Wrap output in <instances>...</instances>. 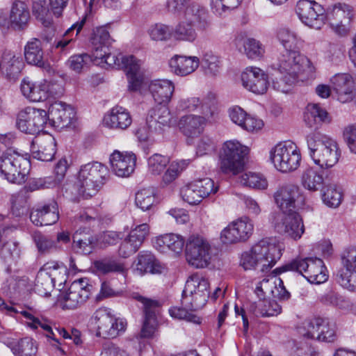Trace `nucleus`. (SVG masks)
<instances>
[{
  "label": "nucleus",
  "instance_id": "1",
  "mask_svg": "<svg viewBox=\"0 0 356 356\" xmlns=\"http://www.w3.org/2000/svg\"><path fill=\"white\" fill-rule=\"evenodd\" d=\"M277 39L284 48L272 64V69L280 76L273 79V88L287 92L299 81L314 77L315 68L310 60L298 50L300 38L290 29L282 27L277 30Z\"/></svg>",
  "mask_w": 356,
  "mask_h": 356
},
{
  "label": "nucleus",
  "instance_id": "2",
  "mask_svg": "<svg viewBox=\"0 0 356 356\" xmlns=\"http://www.w3.org/2000/svg\"><path fill=\"white\" fill-rule=\"evenodd\" d=\"M282 256V245L274 238H265L241 253L239 265L245 270L266 272L272 268Z\"/></svg>",
  "mask_w": 356,
  "mask_h": 356
},
{
  "label": "nucleus",
  "instance_id": "3",
  "mask_svg": "<svg viewBox=\"0 0 356 356\" xmlns=\"http://www.w3.org/2000/svg\"><path fill=\"white\" fill-rule=\"evenodd\" d=\"M307 144L312 159L321 168H332L338 162L341 153L334 139L320 132H314L307 135Z\"/></svg>",
  "mask_w": 356,
  "mask_h": 356
},
{
  "label": "nucleus",
  "instance_id": "4",
  "mask_svg": "<svg viewBox=\"0 0 356 356\" xmlns=\"http://www.w3.org/2000/svg\"><path fill=\"white\" fill-rule=\"evenodd\" d=\"M108 179L106 166L99 162L88 163L81 167L74 186L79 195L90 198L102 189Z\"/></svg>",
  "mask_w": 356,
  "mask_h": 356
},
{
  "label": "nucleus",
  "instance_id": "5",
  "mask_svg": "<svg viewBox=\"0 0 356 356\" xmlns=\"http://www.w3.org/2000/svg\"><path fill=\"white\" fill-rule=\"evenodd\" d=\"M184 18L172 29V37L178 41L193 42L197 38L195 26L198 30L203 31L210 26L204 8L199 5L187 7Z\"/></svg>",
  "mask_w": 356,
  "mask_h": 356
},
{
  "label": "nucleus",
  "instance_id": "6",
  "mask_svg": "<svg viewBox=\"0 0 356 356\" xmlns=\"http://www.w3.org/2000/svg\"><path fill=\"white\" fill-rule=\"evenodd\" d=\"M288 270L296 271L309 282L319 284L327 281L328 275L322 259L317 257L297 259L289 264L275 269V273L281 274Z\"/></svg>",
  "mask_w": 356,
  "mask_h": 356
},
{
  "label": "nucleus",
  "instance_id": "7",
  "mask_svg": "<svg viewBox=\"0 0 356 356\" xmlns=\"http://www.w3.org/2000/svg\"><path fill=\"white\" fill-rule=\"evenodd\" d=\"M30 166L29 160L12 149H8L0 156L1 175L10 183H24Z\"/></svg>",
  "mask_w": 356,
  "mask_h": 356
},
{
  "label": "nucleus",
  "instance_id": "8",
  "mask_svg": "<svg viewBox=\"0 0 356 356\" xmlns=\"http://www.w3.org/2000/svg\"><path fill=\"white\" fill-rule=\"evenodd\" d=\"M209 297V281L199 274H193L186 282L182 292L181 305L191 310H197L205 305Z\"/></svg>",
  "mask_w": 356,
  "mask_h": 356
},
{
  "label": "nucleus",
  "instance_id": "9",
  "mask_svg": "<svg viewBox=\"0 0 356 356\" xmlns=\"http://www.w3.org/2000/svg\"><path fill=\"white\" fill-rule=\"evenodd\" d=\"M247 147L233 140L223 143L219 152V165L225 174L237 175L244 167V157L248 154Z\"/></svg>",
  "mask_w": 356,
  "mask_h": 356
},
{
  "label": "nucleus",
  "instance_id": "10",
  "mask_svg": "<svg viewBox=\"0 0 356 356\" xmlns=\"http://www.w3.org/2000/svg\"><path fill=\"white\" fill-rule=\"evenodd\" d=\"M269 158L277 170L289 172L300 166L301 154L295 143L285 141L278 143L270 149Z\"/></svg>",
  "mask_w": 356,
  "mask_h": 356
},
{
  "label": "nucleus",
  "instance_id": "11",
  "mask_svg": "<svg viewBox=\"0 0 356 356\" xmlns=\"http://www.w3.org/2000/svg\"><path fill=\"white\" fill-rule=\"evenodd\" d=\"M92 323L95 326L96 336L104 339H115L124 333L127 328V321L116 317L111 309L99 308L92 316Z\"/></svg>",
  "mask_w": 356,
  "mask_h": 356
},
{
  "label": "nucleus",
  "instance_id": "12",
  "mask_svg": "<svg viewBox=\"0 0 356 356\" xmlns=\"http://www.w3.org/2000/svg\"><path fill=\"white\" fill-rule=\"evenodd\" d=\"M186 259L196 268L207 267L211 260V247L208 240L199 234H191L186 241Z\"/></svg>",
  "mask_w": 356,
  "mask_h": 356
},
{
  "label": "nucleus",
  "instance_id": "13",
  "mask_svg": "<svg viewBox=\"0 0 356 356\" xmlns=\"http://www.w3.org/2000/svg\"><path fill=\"white\" fill-rule=\"evenodd\" d=\"M271 223L276 232L293 240H298L305 232L302 217L295 211L272 213Z\"/></svg>",
  "mask_w": 356,
  "mask_h": 356
},
{
  "label": "nucleus",
  "instance_id": "14",
  "mask_svg": "<svg viewBox=\"0 0 356 356\" xmlns=\"http://www.w3.org/2000/svg\"><path fill=\"white\" fill-rule=\"evenodd\" d=\"M213 114V106L202 105L201 115H182L177 122V129L188 138H196L203 133L206 125L211 120Z\"/></svg>",
  "mask_w": 356,
  "mask_h": 356
},
{
  "label": "nucleus",
  "instance_id": "15",
  "mask_svg": "<svg viewBox=\"0 0 356 356\" xmlns=\"http://www.w3.org/2000/svg\"><path fill=\"white\" fill-rule=\"evenodd\" d=\"M23 95L32 102H42L61 93V88L56 83L42 79L33 81L25 78L21 83Z\"/></svg>",
  "mask_w": 356,
  "mask_h": 356
},
{
  "label": "nucleus",
  "instance_id": "16",
  "mask_svg": "<svg viewBox=\"0 0 356 356\" xmlns=\"http://www.w3.org/2000/svg\"><path fill=\"white\" fill-rule=\"evenodd\" d=\"M47 122V112L43 109L26 107L19 112L17 119V128L29 134H39Z\"/></svg>",
  "mask_w": 356,
  "mask_h": 356
},
{
  "label": "nucleus",
  "instance_id": "17",
  "mask_svg": "<svg viewBox=\"0 0 356 356\" xmlns=\"http://www.w3.org/2000/svg\"><path fill=\"white\" fill-rule=\"evenodd\" d=\"M296 13L302 23L312 28L319 29L325 24L324 9L315 1H298Z\"/></svg>",
  "mask_w": 356,
  "mask_h": 356
},
{
  "label": "nucleus",
  "instance_id": "18",
  "mask_svg": "<svg viewBox=\"0 0 356 356\" xmlns=\"http://www.w3.org/2000/svg\"><path fill=\"white\" fill-rule=\"evenodd\" d=\"M353 16V8L345 3H337L330 6L325 15L331 27L340 35L348 33Z\"/></svg>",
  "mask_w": 356,
  "mask_h": 356
},
{
  "label": "nucleus",
  "instance_id": "19",
  "mask_svg": "<svg viewBox=\"0 0 356 356\" xmlns=\"http://www.w3.org/2000/svg\"><path fill=\"white\" fill-rule=\"evenodd\" d=\"M64 268L56 262L47 263L37 274L35 284V292L41 296H48L55 286L58 273Z\"/></svg>",
  "mask_w": 356,
  "mask_h": 356
},
{
  "label": "nucleus",
  "instance_id": "20",
  "mask_svg": "<svg viewBox=\"0 0 356 356\" xmlns=\"http://www.w3.org/2000/svg\"><path fill=\"white\" fill-rule=\"evenodd\" d=\"M242 86L248 91L256 95H263L268 88V76L261 68L248 67L241 73Z\"/></svg>",
  "mask_w": 356,
  "mask_h": 356
},
{
  "label": "nucleus",
  "instance_id": "21",
  "mask_svg": "<svg viewBox=\"0 0 356 356\" xmlns=\"http://www.w3.org/2000/svg\"><path fill=\"white\" fill-rule=\"evenodd\" d=\"M274 199L280 212L294 211L297 202H302V191L294 184L288 183L280 186L274 194Z\"/></svg>",
  "mask_w": 356,
  "mask_h": 356
},
{
  "label": "nucleus",
  "instance_id": "22",
  "mask_svg": "<svg viewBox=\"0 0 356 356\" xmlns=\"http://www.w3.org/2000/svg\"><path fill=\"white\" fill-rule=\"evenodd\" d=\"M91 288L92 286L88 284L86 279L74 281L62 296L65 302L64 307L67 309H75L83 304L90 296Z\"/></svg>",
  "mask_w": 356,
  "mask_h": 356
},
{
  "label": "nucleus",
  "instance_id": "23",
  "mask_svg": "<svg viewBox=\"0 0 356 356\" xmlns=\"http://www.w3.org/2000/svg\"><path fill=\"white\" fill-rule=\"evenodd\" d=\"M133 298L142 304L145 320L141 330L142 337H151L156 328V312L159 307L157 301L147 298L140 294L133 295Z\"/></svg>",
  "mask_w": 356,
  "mask_h": 356
},
{
  "label": "nucleus",
  "instance_id": "24",
  "mask_svg": "<svg viewBox=\"0 0 356 356\" xmlns=\"http://www.w3.org/2000/svg\"><path fill=\"white\" fill-rule=\"evenodd\" d=\"M273 273L275 275L269 278H264L257 285L255 293L258 297L272 296L275 298L281 300H286L290 298V293L285 289L282 279L276 277L278 274Z\"/></svg>",
  "mask_w": 356,
  "mask_h": 356
},
{
  "label": "nucleus",
  "instance_id": "25",
  "mask_svg": "<svg viewBox=\"0 0 356 356\" xmlns=\"http://www.w3.org/2000/svg\"><path fill=\"white\" fill-rule=\"evenodd\" d=\"M109 160L112 171L118 177H129L135 170L136 156L133 152L115 150Z\"/></svg>",
  "mask_w": 356,
  "mask_h": 356
},
{
  "label": "nucleus",
  "instance_id": "26",
  "mask_svg": "<svg viewBox=\"0 0 356 356\" xmlns=\"http://www.w3.org/2000/svg\"><path fill=\"white\" fill-rule=\"evenodd\" d=\"M33 158L42 161H50L56 154V140L52 135L42 134L34 138L31 145Z\"/></svg>",
  "mask_w": 356,
  "mask_h": 356
},
{
  "label": "nucleus",
  "instance_id": "27",
  "mask_svg": "<svg viewBox=\"0 0 356 356\" xmlns=\"http://www.w3.org/2000/svg\"><path fill=\"white\" fill-rule=\"evenodd\" d=\"M104 123L109 129L124 131L131 126L132 117L127 108L115 106L105 115Z\"/></svg>",
  "mask_w": 356,
  "mask_h": 356
},
{
  "label": "nucleus",
  "instance_id": "28",
  "mask_svg": "<svg viewBox=\"0 0 356 356\" xmlns=\"http://www.w3.org/2000/svg\"><path fill=\"white\" fill-rule=\"evenodd\" d=\"M58 207L54 201L37 207L30 214L31 222L36 226L53 225L58 221Z\"/></svg>",
  "mask_w": 356,
  "mask_h": 356
},
{
  "label": "nucleus",
  "instance_id": "29",
  "mask_svg": "<svg viewBox=\"0 0 356 356\" xmlns=\"http://www.w3.org/2000/svg\"><path fill=\"white\" fill-rule=\"evenodd\" d=\"M29 19L30 12L27 4L24 1L16 0L11 5L9 19L0 23L3 26L10 24L13 29L21 30L27 26Z\"/></svg>",
  "mask_w": 356,
  "mask_h": 356
},
{
  "label": "nucleus",
  "instance_id": "30",
  "mask_svg": "<svg viewBox=\"0 0 356 356\" xmlns=\"http://www.w3.org/2000/svg\"><path fill=\"white\" fill-rule=\"evenodd\" d=\"M74 117V109L62 102L51 104L47 113V119L50 118L56 126L60 127L70 124Z\"/></svg>",
  "mask_w": 356,
  "mask_h": 356
},
{
  "label": "nucleus",
  "instance_id": "31",
  "mask_svg": "<svg viewBox=\"0 0 356 356\" xmlns=\"http://www.w3.org/2000/svg\"><path fill=\"white\" fill-rule=\"evenodd\" d=\"M143 62L136 58L125 70L128 79V89L131 92L144 93L148 88L149 83L146 81L142 70Z\"/></svg>",
  "mask_w": 356,
  "mask_h": 356
},
{
  "label": "nucleus",
  "instance_id": "32",
  "mask_svg": "<svg viewBox=\"0 0 356 356\" xmlns=\"http://www.w3.org/2000/svg\"><path fill=\"white\" fill-rule=\"evenodd\" d=\"M200 65L197 56L175 55L169 61L171 71L177 76H185L194 72Z\"/></svg>",
  "mask_w": 356,
  "mask_h": 356
},
{
  "label": "nucleus",
  "instance_id": "33",
  "mask_svg": "<svg viewBox=\"0 0 356 356\" xmlns=\"http://www.w3.org/2000/svg\"><path fill=\"white\" fill-rule=\"evenodd\" d=\"M148 89L154 101L161 105L170 102L175 91V85L170 80L158 79L151 81Z\"/></svg>",
  "mask_w": 356,
  "mask_h": 356
},
{
  "label": "nucleus",
  "instance_id": "34",
  "mask_svg": "<svg viewBox=\"0 0 356 356\" xmlns=\"http://www.w3.org/2000/svg\"><path fill=\"white\" fill-rule=\"evenodd\" d=\"M334 90L338 94V99L343 102L350 101L353 98V80L348 74H337L330 80Z\"/></svg>",
  "mask_w": 356,
  "mask_h": 356
},
{
  "label": "nucleus",
  "instance_id": "35",
  "mask_svg": "<svg viewBox=\"0 0 356 356\" xmlns=\"http://www.w3.org/2000/svg\"><path fill=\"white\" fill-rule=\"evenodd\" d=\"M305 123L311 128L317 129L323 123H330L331 118L319 104H308L304 115Z\"/></svg>",
  "mask_w": 356,
  "mask_h": 356
},
{
  "label": "nucleus",
  "instance_id": "36",
  "mask_svg": "<svg viewBox=\"0 0 356 356\" xmlns=\"http://www.w3.org/2000/svg\"><path fill=\"white\" fill-rule=\"evenodd\" d=\"M170 119L169 109L165 106H156L148 111L146 124L152 131H160L168 125Z\"/></svg>",
  "mask_w": 356,
  "mask_h": 356
},
{
  "label": "nucleus",
  "instance_id": "37",
  "mask_svg": "<svg viewBox=\"0 0 356 356\" xmlns=\"http://www.w3.org/2000/svg\"><path fill=\"white\" fill-rule=\"evenodd\" d=\"M105 55L101 58H93V63L97 65H101L104 67L106 65L108 67H117L126 70L128 67L136 59L134 56H124L121 54H115L109 52V49L104 51Z\"/></svg>",
  "mask_w": 356,
  "mask_h": 356
},
{
  "label": "nucleus",
  "instance_id": "38",
  "mask_svg": "<svg viewBox=\"0 0 356 356\" xmlns=\"http://www.w3.org/2000/svg\"><path fill=\"white\" fill-rule=\"evenodd\" d=\"M323 174L314 167L304 168L300 175V183L303 188L310 192L318 191L323 186Z\"/></svg>",
  "mask_w": 356,
  "mask_h": 356
},
{
  "label": "nucleus",
  "instance_id": "39",
  "mask_svg": "<svg viewBox=\"0 0 356 356\" xmlns=\"http://www.w3.org/2000/svg\"><path fill=\"white\" fill-rule=\"evenodd\" d=\"M183 237L179 234H167L156 237L154 241V246L161 252L169 250L175 253H180L184 245Z\"/></svg>",
  "mask_w": 356,
  "mask_h": 356
},
{
  "label": "nucleus",
  "instance_id": "40",
  "mask_svg": "<svg viewBox=\"0 0 356 356\" xmlns=\"http://www.w3.org/2000/svg\"><path fill=\"white\" fill-rule=\"evenodd\" d=\"M162 267L154 255L147 251L140 252L136 264L135 270L140 275L147 273H161Z\"/></svg>",
  "mask_w": 356,
  "mask_h": 356
},
{
  "label": "nucleus",
  "instance_id": "41",
  "mask_svg": "<svg viewBox=\"0 0 356 356\" xmlns=\"http://www.w3.org/2000/svg\"><path fill=\"white\" fill-rule=\"evenodd\" d=\"M96 245V237L88 229H79L73 235V246L79 253L88 254Z\"/></svg>",
  "mask_w": 356,
  "mask_h": 356
},
{
  "label": "nucleus",
  "instance_id": "42",
  "mask_svg": "<svg viewBox=\"0 0 356 356\" xmlns=\"http://www.w3.org/2000/svg\"><path fill=\"white\" fill-rule=\"evenodd\" d=\"M257 302H252L249 306V311L256 316H277L281 312V306L275 300L261 298Z\"/></svg>",
  "mask_w": 356,
  "mask_h": 356
},
{
  "label": "nucleus",
  "instance_id": "43",
  "mask_svg": "<svg viewBox=\"0 0 356 356\" xmlns=\"http://www.w3.org/2000/svg\"><path fill=\"white\" fill-rule=\"evenodd\" d=\"M24 57L29 64L42 67L44 65L43 51L40 40L33 38L24 47Z\"/></svg>",
  "mask_w": 356,
  "mask_h": 356
},
{
  "label": "nucleus",
  "instance_id": "44",
  "mask_svg": "<svg viewBox=\"0 0 356 356\" xmlns=\"http://www.w3.org/2000/svg\"><path fill=\"white\" fill-rule=\"evenodd\" d=\"M91 42L93 58H101L105 55L104 51L108 49L112 42L108 31L104 29H99L94 33Z\"/></svg>",
  "mask_w": 356,
  "mask_h": 356
},
{
  "label": "nucleus",
  "instance_id": "45",
  "mask_svg": "<svg viewBox=\"0 0 356 356\" xmlns=\"http://www.w3.org/2000/svg\"><path fill=\"white\" fill-rule=\"evenodd\" d=\"M93 267L97 273L102 275L115 273L124 275L127 273L124 263L107 258L95 261Z\"/></svg>",
  "mask_w": 356,
  "mask_h": 356
},
{
  "label": "nucleus",
  "instance_id": "46",
  "mask_svg": "<svg viewBox=\"0 0 356 356\" xmlns=\"http://www.w3.org/2000/svg\"><path fill=\"white\" fill-rule=\"evenodd\" d=\"M135 204L143 211L151 210L157 204L155 189L147 188L138 191L136 193Z\"/></svg>",
  "mask_w": 356,
  "mask_h": 356
},
{
  "label": "nucleus",
  "instance_id": "47",
  "mask_svg": "<svg viewBox=\"0 0 356 356\" xmlns=\"http://www.w3.org/2000/svg\"><path fill=\"white\" fill-rule=\"evenodd\" d=\"M10 347L13 353L18 356H35L38 350L36 341L29 337L11 342Z\"/></svg>",
  "mask_w": 356,
  "mask_h": 356
},
{
  "label": "nucleus",
  "instance_id": "48",
  "mask_svg": "<svg viewBox=\"0 0 356 356\" xmlns=\"http://www.w3.org/2000/svg\"><path fill=\"white\" fill-rule=\"evenodd\" d=\"M323 323V318L320 317L306 319L298 327V332L305 338L318 340Z\"/></svg>",
  "mask_w": 356,
  "mask_h": 356
},
{
  "label": "nucleus",
  "instance_id": "49",
  "mask_svg": "<svg viewBox=\"0 0 356 356\" xmlns=\"http://www.w3.org/2000/svg\"><path fill=\"white\" fill-rule=\"evenodd\" d=\"M238 181L241 185L259 190L266 189L268 181L261 174L255 172H245L238 178Z\"/></svg>",
  "mask_w": 356,
  "mask_h": 356
},
{
  "label": "nucleus",
  "instance_id": "50",
  "mask_svg": "<svg viewBox=\"0 0 356 356\" xmlns=\"http://www.w3.org/2000/svg\"><path fill=\"white\" fill-rule=\"evenodd\" d=\"M33 15L42 24L43 26L48 27L53 22V13L49 10L45 1H38L33 3Z\"/></svg>",
  "mask_w": 356,
  "mask_h": 356
},
{
  "label": "nucleus",
  "instance_id": "51",
  "mask_svg": "<svg viewBox=\"0 0 356 356\" xmlns=\"http://www.w3.org/2000/svg\"><path fill=\"white\" fill-rule=\"evenodd\" d=\"M200 64L207 75L215 76L220 73L221 65L219 57L211 51L203 54Z\"/></svg>",
  "mask_w": 356,
  "mask_h": 356
},
{
  "label": "nucleus",
  "instance_id": "52",
  "mask_svg": "<svg viewBox=\"0 0 356 356\" xmlns=\"http://www.w3.org/2000/svg\"><path fill=\"white\" fill-rule=\"evenodd\" d=\"M170 163L168 156L154 154L147 159V171L152 175H160Z\"/></svg>",
  "mask_w": 356,
  "mask_h": 356
},
{
  "label": "nucleus",
  "instance_id": "53",
  "mask_svg": "<svg viewBox=\"0 0 356 356\" xmlns=\"http://www.w3.org/2000/svg\"><path fill=\"white\" fill-rule=\"evenodd\" d=\"M190 309L182 305V307H174L169 309L170 315L176 319L186 320L188 322L200 324L202 318L193 312H188Z\"/></svg>",
  "mask_w": 356,
  "mask_h": 356
},
{
  "label": "nucleus",
  "instance_id": "54",
  "mask_svg": "<svg viewBox=\"0 0 356 356\" xmlns=\"http://www.w3.org/2000/svg\"><path fill=\"white\" fill-rule=\"evenodd\" d=\"M241 241L247 240L252 234L254 225L252 220L246 216L232 222Z\"/></svg>",
  "mask_w": 356,
  "mask_h": 356
},
{
  "label": "nucleus",
  "instance_id": "55",
  "mask_svg": "<svg viewBox=\"0 0 356 356\" xmlns=\"http://www.w3.org/2000/svg\"><path fill=\"white\" fill-rule=\"evenodd\" d=\"M323 202L330 207L336 208L341 202L342 194L339 188L335 185L330 184L327 186L323 192Z\"/></svg>",
  "mask_w": 356,
  "mask_h": 356
},
{
  "label": "nucleus",
  "instance_id": "56",
  "mask_svg": "<svg viewBox=\"0 0 356 356\" xmlns=\"http://www.w3.org/2000/svg\"><path fill=\"white\" fill-rule=\"evenodd\" d=\"M91 63H93V56L87 54L72 56L67 61L70 68L77 73L87 69Z\"/></svg>",
  "mask_w": 356,
  "mask_h": 356
},
{
  "label": "nucleus",
  "instance_id": "57",
  "mask_svg": "<svg viewBox=\"0 0 356 356\" xmlns=\"http://www.w3.org/2000/svg\"><path fill=\"white\" fill-rule=\"evenodd\" d=\"M32 238L39 252L42 253L61 248L60 245H56L54 241L44 236L40 232H34L32 234Z\"/></svg>",
  "mask_w": 356,
  "mask_h": 356
},
{
  "label": "nucleus",
  "instance_id": "58",
  "mask_svg": "<svg viewBox=\"0 0 356 356\" xmlns=\"http://www.w3.org/2000/svg\"><path fill=\"white\" fill-rule=\"evenodd\" d=\"M180 195L182 200L189 204H197L202 200L193 181L181 188Z\"/></svg>",
  "mask_w": 356,
  "mask_h": 356
},
{
  "label": "nucleus",
  "instance_id": "59",
  "mask_svg": "<svg viewBox=\"0 0 356 356\" xmlns=\"http://www.w3.org/2000/svg\"><path fill=\"white\" fill-rule=\"evenodd\" d=\"M193 183L195 185L197 191L199 192L202 200L208 197L211 194H215L218 189V187L215 186L214 181L208 177L195 180L193 181Z\"/></svg>",
  "mask_w": 356,
  "mask_h": 356
},
{
  "label": "nucleus",
  "instance_id": "60",
  "mask_svg": "<svg viewBox=\"0 0 356 356\" xmlns=\"http://www.w3.org/2000/svg\"><path fill=\"white\" fill-rule=\"evenodd\" d=\"M185 168L184 161L172 162L162 177L161 184L167 186L173 182Z\"/></svg>",
  "mask_w": 356,
  "mask_h": 356
},
{
  "label": "nucleus",
  "instance_id": "61",
  "mask_svg": "<svg viewBox=\"0 0 356 356\" xmlns=\"http://www.w3.org/2000/svg\"><path fill=\"white\" fill-rule=\"evenodd\" d=\"M209 105L207 103L202 102L198 97H191L181 99L177 105V110L182 112H193L200 108L202 113V106Z\"/></svg>",
  "mask_w": 356,
  "mask_h": 356
},
{
  "label": "nucleus",
  "instance_id": "62",
  "mask_svg": "<svg viewBox=\"0 0 356 356\" xmlns=\"http://www.w3.org/2000/svg\"><path fill=\"white\" fill-rule=\"evenodd\" d=\"M150 38L156 41L167 40L172 36V29L163 24H156L149 29Z\"/></svg>",
  "mask_w": 356,
  "mask_h": 356
},
{
  "label": "nucleus",
  "instance_id": "63",
  "mask_svg": "<svg viewBox=\"0 0 356 356\" xmlns=\"http://www.w3.org/2000/svg\"><path fill=\"white\" fill-rule=\"evenodd\" d=\"M56 186V181L51 177L43 178H34L31 179L25 186L24 189L27 192H33L38 190L51 188Z\"/></svg>",
  "mask_w": 356,
  "mask_h": 356
},
{
  "label": "nucleus",
  "instance_id": "64",
  "mask_svg": "<svg viewBox=\"0 0 356 356\" xmlns=\"http://www.w3.org/2000/svg\"><path fill=\"white\" fill-rule=\"evenodd\" d=\"M340 284L348 290L356 292V271L341 270L338 274Z\"/></svg>",
  "mask_w": 356,
  "mask_h": 356
}]
</instances>
